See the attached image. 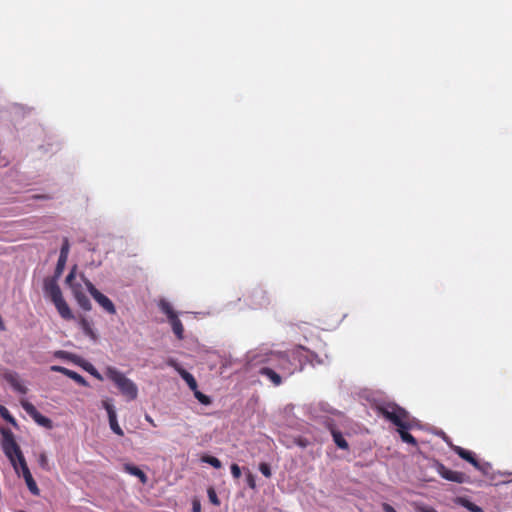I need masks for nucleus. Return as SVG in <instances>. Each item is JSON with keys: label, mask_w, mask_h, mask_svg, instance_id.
Masks as SVG:
<instances>
[{"label": "nucleus", "mask_w": 512, "mask_h": 512, "mask_svg": "<svg viewBox=\"0 0 512 512\" xmlns=\"http://www.w3.org/2000/svg\"><path fill=\"white\" fill-rule=\"evenodd\" d=\"M451 448L460 458L469 462L475 468H480V462L476 459L473 452L456 445H451Z\"/></svg>", "instance_id": "dca6fc26"}, {"label": "nucleus", "mask_w": 512, "mask_h": 512, "mask_svg": "<svg viewBox=\"0 0 512 512\" xmlns=\"http://www.w3.org/2000/svg\"><path fill=\"white\" fill-rule=\"evenodd\" d=\"M193 393H194V396L195 398L203 405H210L211 404V398L205 394H203L202 392H200L198 390V387L196 388V390H193Z\"/></svg>", "instance_id": "393cba45"}, {"label": "nucleus", "mask_w": 512, "mask_h": 512, "mask_svg": "<svg viewBox=\"0 0 512 512\" xmlns=\"http://www.w3.org/2000/svg\"><path fill=\"white\" fill-rule=\"evenodd\" d=\"M208 497H209L210 502L213 503L214 505L220 504L217 494L213 488L208 489Z\"/></svg>", "instance_id": "c756f323"}, {"label": "nucleus", "mask_w": 512, "mask_h": 512, "mask_svg": "<svg viewBox=\"0 0 512 512\" xmlns=\"http://www.w3.org/2000/svg\"><path fill=\"white\" fill-rule=\"evenodd\" d=\"M168 365L169 366H172L175 368V370L179 373V375L181 376V378L187 383L188 387L193 391V390H196V388L198 387L197 385V381L196 379L194 378V376L189 373L188 371H186L185 369H183L175 360L173 359H170L168 361Z\"/></svg>", "instance_id": "4468645a"}, {"label": "nucleus", "mask_w": 512, "mask_h": 512, "mask_svg": "<svg viewBox=\"0 0 512 512\" xmlns=\"http://www.w3.org/2000/svg\"><path fill=\"white\" fill-rule=\"evenodd\" d=\"M159 306H160L161 311L167 315L169 322L172 321V319H175L178 317L176 312L173 310L172 306L170 305V303H168L167 301L162 300L160 302Z\"/></svg>", "instance_id": "4be33fe9"}, {"label": "nucleus", "mask_w": 512, "mask_h": 512, "mask_svg": "<svg viewBox=\"0 0 512 512\" xmlns=\"http://www.w3.org/2000/svg\"><path fill=\"white\" fill-rule=\"evenodd\" d=\"M230 469H231V474H232L233 478L239 479L240 476H241V469H240V467L237 464L233 463L231 465Z\"/></svg>", "instance_id": "7c9ffc66"}, {"label": "nucleus", "mask_w": 512, "mask_h": 512, "mask_svg": "<svg viewBox=\"0 0 512 512\" xmlns=\"http://www.w3.org/2000/svg\"><path fill=\"white\" fill-rule=\"evenodd\" d=\"M106 377L111 380L119 389L121 394L128 400H135L138 396L137 385L127 378L121 371L115 367H107L105 370Z\"/></svg>", "instance_id": "f03ea898"}, {"label": "nucleus", "mask_w": 512, "mask_h": 512, "mask_svg": "<svg viewBox=\"0 0 512 512\" xmlns=\"http://www.w3.org/2000/svg\"><path fill=\"white\" fill-rule=\"evenodd\" d=\"M51 370L52 371H56V372H60L62 374H66L67 372V368L65 367H62V366H57V365H54V366H51Z\"/></svg>", "instance_id": "72a5a7b5"}, {"label": "nucleus", "mask_w": 512, "mask_h": 512, "mask_svg": "<svg viewBox=\"0 0 512 512\" xmlns=\"http://www.w3.org/2000/svg\"><path fill=\"white\" fill-rule=\"evenodd\" d=\"M38 463H39L40 467H42L43 469L49 470L48 458L45 453L39 454Z\"/></svg>", "instance_id": "c85d7f7f"}, {"label": "nucleus", "mask_w": 512, "mask_h": 512, "mask_svg": "<svg viewBox=\"0 0 512 512\" xmlns=\"http://www.w3.org/2000/svg\"><path fill=\"white\" fill-rule=\"evenodd\" d=\"M192 511L193 512H200L201 511V504H200L199 501H197V500L193 501Z\"/></svg>", "instance_id": "c9c22d12"}, {"label": "nucleus", "mask_w": 512, "mask_h": 512, "mask_svg": "<svg viewBox=\"0 0 512 512\" xmlns=\"http://www.w3.org/2000/svg\"><path fill=\"white\" fill-rule=\"evenodd\" d=\"M69 253V242L65 238L60 250V255L57 261L54 277H48L44 280L43 290L46 297H48L54 304L57 312L64 320H73L74 314L70 309L68 303L63 297L60 286L57 283V278L62 274Z\"/></svg>", "instance_id": "f257e3e1"}, {"label": "nucleus", "mask_w": 512, "mask_h": 512, "mask_svg": "<svg viewBox=\"0 0 512 512\" xmlns=\"http://www.w3.org/2000/svg\"><path fill=\"white\" fill-rule=\"evenodd\" d=\"M0 416L13 426L17 425L15 418L10 414L9 410L3 405H0Z\"/></svg>", "instance_id": "b1692460"}, {"label": "nucleus", "mask_w": 512, "mask_h": 512, "mask_svg": "<svg viewBox=\"0 0 512 512\" xmlns=\"http://www.w3.org/2000/svg\"><path fill=\"white\" fill-rule=\"evenodd\" d=\"M437 472L442 478L451 482L463 483L466 480L463 472L453 471L441 463H437Z\"/></svg>", "instance_id": "9b49d317"}, {"label": "nucleus", "mask_w": 512, "mask_h": 512, "mask_svg": "<svg viewBox=\"0 0 512 512\" xmlns=\"http://www.w3.org/2000/svg\"><path fill=\"white\" fill-rule=\"evenodd\" d=\"M124 471L130 475L138 477L142 484H145L148 480L146 474L139 467L132 464H125Z\"/></svg>", "instance_id": "6ab92c4d"}, {"label": "nucleus", "mask_w": 512, "mask_h": 512, "mask_svg": "<svg viewBox=\"0 0 512 512\" xmlns=\"http://www.w3.org/2000/svg\"><path fill=\"white\" fill-rule=\"evenodd\" d=\"M102 407L106 410V412L108 414V420H109V425H110L111 430L118 436H123L124 432L118 424L116 410H115L113 404L111 403V400H109V399L103 400Z\"/></svg>", "instance_id": "9d476101"}, {"label": "nucleus", "mask_w": 512, "mask_h": 512, "mask_svg": "<svg viewBox=\"0 0 512 512\" xmlns=\"http://www.w3.org/2000/svg\"><path fill=\"white\" fill-rule=\"evenodd\" d=\"M463 506L467 508L471 512H483L482 508L476 505L473 502H470L468 500H464Z\"/></svg>", "instance_id": "bb28decb"}, {"label": "nucleus", "mask_w": 512, "mask_h": 512, "mask_svg": "<svg viewBox=\"0 0 512 512\" xmlns=\"http://www.w3.org/2000/svg\"><path fill=\"white\" fill-rule=\"evenodd\" d=\"M76 266H74L69 274L66 277V284L69 286V288L72 291V294L77 302V304L82 308L84 311H90L92 309V304L89 300V298L84 293V289L81 283L76 282Z\"/></svg>", "instance_id": "39448f33"}, {"label": "nucleus", "mask_w": 512, "mask_h": 512, "mask_svg": "<svg viewBox=\"0 0 512 512\" xmlns=\"http://www.w3.org/2000/svg\"><path fill=\"white\" fill-rule=\"evenodd\" d=\"M411 428H397V431L401 437V440L405 443L411 444L413 446H417V440L413 435H411L408 430Z\"/></svg>", "instance_id": "aec40b11"}, {"label": "nucleus", "mask_w": 512, "mask_h": 512, "mask_svg": "<svg viewBox=\"0 0 512 512\" xmlns=\"http://www.w3.org/2000/svg\"><path fill=\"white\" fill-rule=\"evenodd\" d=\"M328 428L331 432V435L333 437V440L335 442V444L337 445L338 448L340 449H343V450H348L349 449V444L348 442L345 440L344 436L342 435V433L337 430L333 424L329 423L328 425Z\"/></svg>", "instance_id": "f3484780"}, {"label": "nucleus", "mask_w": 512, "mask_h": 512, "mask_svg": "<svg viewBox=\"0 0 512 512\" xmlns=\"http://www.w3.org/2000/svg\"><path fill=\"white\" fill-rule=\"evenodd\" d=\"M382 509L384 512H397L390 504L388 503H383L382 504Z\"/></svg>", "instance_id": "f704fd0d"}, {"label": "nucleus", "mask_w": 512, "mask_h": 512, "mask_svg": "<svg viewBox=\"0 0 512 512\" xmlns=\"http://www.w3.org/2000/svg\"><path fill=\"white\" fill-rule=\"evenodd\" d=\"M65 376H67L70 379L74 380L79 385H82V386H87L88 385V382L86 381V379L82 375H80L79 373H77V372H75L73 370L67 369V372H66Z\"/></svg>", "instance_id": "5701e85b"}, {"label": "nucleus", "mask_w": 512, "mask_h": 512, "mask_svg": "<svg viewBox=\"0 0 512 512\" xmlns=\"http://www.w3.org/2000/svg\"><path fill=\"white\" fill-rule=\"evenodd\" d=\"M247 484L252 489H254L256 487L255 478H254L253 474H251L250 472L247 475Z\"/></svg>", "instance_id": "473e14b6"}, {"label": "nucleus", "mask_w": 512, "mask_h": 512, "mask_svg": "<svg viewBox=\"0 0 512 512\" xmlns=\"http://www.w3.org/2000/svg\"><path fill=\"white\" fill-rule=\"evenodd\" d=\"M81 280L85 284L88 292L93 297V299L109 314H115L116 308L113 302L104 294H102L96 287L92 284V282L85 277L84 274L80 275Z\"/></svg>", "instance_id": "0eeeda50"}, {"label": "nucleus", "mask_w": 512, "mask_h": 512, "mask_svg": "<svg viewBox=\"0 0 512 512\" xmlns=\"http://www.w3.org/2000/svg\"><path fill=\"white\" fill-rule=\"evenodd\" d=\"M2 434V450L6 457L9 459L16 474H19L18 465L25 462V457L20 449V446L15 441L13 433L8 429H1Z\"/></svg>", "instance_id": "7ed1b4c3"}, {"label": "nucleus", "mask_w": 512, "mask_h": 512, "mask_svg": "<svg viewBox=\"0 0 512 512\" xmlns=\"http://www.w3.org/2000/svg\"><path fill=\"white\" fill-rule=\"evenodd\" d=\"M267 363L285 376H291L296 371L295 364L292 362L290 355L286 352L271 353L267 359Z\"/></svg>", "instance_id": "423d86ee"}, {"label": "nucleus", "mask_w": 512, "mask_h": 512, "mask_svg": "<svg viewBox=\"0 0 512 512\" xmlns=\"http://www.w3.org/2000/svg\"><path fill=\"white\" fill-rule=\"evenodd\" d=\"M259 470L267 478H270L272 475L271 468H270L269 464H267L265 462H262L259 464Z\"/></svg>", "instance_id": "cd10ccee"}, {"label": "nucleus", "mask_w": 512, "mask_h": 512, "mask_svg": "<svg viewBox=\"0 0 512 512\" xmlns=\"http://www.w3.org/2000/svg\"><path fill=\"white\" fill-rule=\"evenodd\" d=\"M91 374L93 376H95L97 379H100L102 380V376L100 375V373H98L94 368H93V371H91Z\"/></svg>", "instance_id": "4c0bfd02"}, {"label": "nucleus", "mask_w": 512, "mask_h": 512, "mask_svg": "<svg viewBox=\"0 0 512 512\" xmlns=\"http://www.w3.org/2000/svg\"><path fill=\"white\" fill-rule=\"evenodd\" d=\"M259 374L267 377L274 386H279L282 384V377L280 373L277 372V370L271 365L261 367L259 369Z\"/></svg>", "instance_id": "2eb2a0df"}, {"label": "nucleus", "mask_w": 512, "mask_h": 512, "mask_svg": "<svg viewBox=\"0 0 512 512\" xmlns=\"http://www.w3.org/2000/svg\"><path fill=\"white\" fill-rule=\"evenodd\" d=\"M145 419L154 427H156V424L154 422V420L149 416V415H146Z\"/></svg>", "instance_id": "58836bf2"}, {"label": "nucleus", "mask_w": 512, "mask_h": 512, "mask_svg": "<svg viewBox=\"0 0 512 512\" xmlns=\"http://www.w3.org/2000/svg\"><path fill=\"white\" fill-rule=\"evenodd\" d=\"M170 324H171L172 330H173L174 334L176 335V337L179 340H182L184 337V327H183V324L180 321V319L178 317L175 319H172V321H170Z\"/></svg>", "instance_id": "412c9836"}, {"label": "nucleus", "mask_w": 512, "mask_h": 512, "mask_svg": "<svg viewBox=\"0 0 512 512\" xmlns=\"http://www.w3.org/2000/svg\"><path fill=\"white\" fill-rule=\"evenodd\" d=\"M247 300L254 309L266 308L270 304L267 292L262 288L252 290L247 296Z\"/></svg>", "instance_id": "1a4fd4ad"}, {"label": "nucleus", "mask_w": 512, "mask_h": 512, "mask_svg": "<svg viewBox=\"0 0 512 512\" xmlns=\"http://www.w3.org/2000/svg\"><path fill=\"white\" fill-rule=\"evenodd\" d=\"M21 406L22 408L25 410V412L33 418V420L39 424L40 426H43L45 428H52V421L51 419H49L48 417L42 415L37 409L36 407L26 401V400H22L21 401Z\"/></svg>", "instance_id": "6e6552de"}, {"label": "nucleus", "mask_w": 512, "mask_h": 512, "mask_svg": "<svg viewBox=\"0 0 512 512\" xmlns=\"http://www.w3.org/2000/svg\"><path fill=\"white\" fill-rule=\"evenodd\" d=\"M377 409L379 414L392 422L397 426V428H412V424L409 420V414L402 407L394 403H387L385 405L378 406Z\"/></svg>", "instance_id": "20e7f679"}, {"label": "nucleus", "mask_w": 512, "mask_h": 512, "mask_svg": "<svg viewBox=\"0 0 512 512\" xmlns=\"http://www.w3.org/2000/svg\"><path fill=\"white\" fill-rule=\"evenodd\" d=\"M18 468H19V474H17V475L18 476L22 475L29 491L33 495L38 496L40 493V490H39L35 480L33 479V476L28 468L26 461L19 464Z\"/></svg>", "instance_id": "f8f14e48"}, {"label": "nucleus", "mask_w": 512, "mask_h": 512, "mask_svg": "<svg viewBox=\"0 0 512 512\" xmlns=\"http://www.w3.org/2000/svg\"><path fill=\"white\" fill-rule=\"evenodd\" d=\"M78 324L80 328L82 329L83 333L89 337L91 340L96 341L97 340V334L95 330L93 329L92 323L88 321L85 317L80 316L78 319Z\"/></svg>", "instance_id": "a211bd4d"}, {"label": "nucleus", "mask_w": 512, "mask_h": 512, "mask_svg": "<svg viewBox=\"0 0 512 512\" xmlns=\"http://www.w3.org/2000/svg\"><path fill=\"white\" fill-rule=\"evenodd\" d=\"M427 512H436L434 509H429Z\"/></svg>", "instance_id": "ea45409f"}, {"label": "nucleus", "mask_w": 512, "mask_h": 512, "mask_svg": "<svg viewBox=\"0 0 512 512\" xmlns=\"http://www.w3.org/2000/svg\"><path fill=\"white\" fill-rule=\"evenodd\" d=\"M3 378L7 381L11 387L20 394H26L28 392L27 387L21 382L19 375L13 371H5Z\"/></svg>", "instance_id": "ddd939ff"}, {"label": "nucleus", "mask_w": 512, "mask_h": 512, "mask_svg": "<svg viewBox=\"0 0 512 512\" xmlns=\"http://www.w3.org/2000/svg\"><path fill=\"white\" fill-rule=\"evenodd\" d=\"M202 461L207 464H210L212 467H214L216 469H220L222 467L221 461L214 456H209V455L203 456Z\"/></svg>", "instance_id": "a878e982"}, {"label": "nucleus", "mask_w": 512, "mask_h": 512, "mask_svg": "<svg viewBox=\"0 0 512 512\" xmlns=\"http://www.w3.org/2000/svg\"><path fill=\"white\" fill-rule=\"evenodd\" d=\"M476 469L481 471L483 474H488L489 470L491 469V465L487 462H485V463L480 462V468H476Z\"/></svg>", "instance_id": "2f4dec72"}, {"label": "nucleus", "mask_w": 512, "mask_h": 512, "mask_svg": "<svg viewBox=\"0 0 512 512\" xmlns=\"http://www.w3.org/2000/svg\"><path fill=\"white\" fill-rule=\"evenodd\" d=\"M304 349H305V348H304L303 346H298L295 350H293V351L291 352L292 357H293V358H295V357H296V355L298 354V352H299L300 350H304Z\"/></svg>", "instance_id": "e433bc0d"}]
</instances>
